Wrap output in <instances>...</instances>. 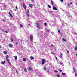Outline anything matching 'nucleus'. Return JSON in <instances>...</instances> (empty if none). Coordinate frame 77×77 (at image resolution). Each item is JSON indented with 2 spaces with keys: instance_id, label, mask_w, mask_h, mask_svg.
Wrapping results in <instances>:
<instances>
[{
  "instance_id": "8",
  "label": "nucleus",
  "mask_w": 77,
  "mask_h": 77,
  "mask_svg": "<svg viewBox=\"0 0 77 77\" xmlns=\"http://www.w3.org/2000/svg\"><path fill=\"white\" fill-rule=\"evenodd\" d=\"M29 6L30 8H32L33 7V5L31 4H29Z\"/></svg>"
},
{
  "instance_id": "15",
  "label": "nucleus",
  "mask_w": 77,
  "mask_h": 77,
  "mask_svg": "<svg viewBox=\"0 0 77 77\" xmlns=\"http://www.w3.org/2000/svg\"><path fill=\"white\" fill-rule=\"evenodd\" d=\"M5 57L6 59H8L9 58V56L8 55H7Z\"/></svg>"
},
{
  "instance_id": "14",
  "label": "nucleus",
  "mask_w": 77,
  "mask_h": 77,
  "mask_svg": "<svg viewBox=\"0 0 77 77\" xmlns=\"http://www.w3.org/2000/svg\"><path fill=\"white\" fill-rule=\"evenodd\" d=\"M26 15L27 16V17H29H29H30L29 16V14L27 13H26Z\"/></svg>"
},
{
  "instance_id": "41",
  "label": "nucleus",
  "mask_w": 77,
  "mask_h": 77,
  "mask_svg": "<svg viewBox=\"0 0 77 77\" xmlns=\"http://www.w3.org/2000/svg\"><path fill=\"white\" fill-rule=\"evenodd\" d=\"M70 4H71V5H72V2H70Z\"/></svg>"
},
{
  "instance_id": "52",
  "label": "nucleus",
  "mask_w": 77,
  "mask_h": 77,
  "mask_svg": "<svg viewBox=\"0 0 77 77\" xmlns=\"http://www.w3.org/2000/svg\"><path fill=\"white\" fill-rule=\"evenodd\" d=\"M74 34L77 35V33H75H75H74Z\"/></svg>"
},
{
  "instance_id": "53",
  "label": "nucleus",
  "mask_w": 77,
  "mask_h": 77,
  "mask_svg": "<svg viewBox=\"0 0 77 77\" xmlns=\"http://www.w3.org/2000/svg\"><path fill=\"white\" fill-rule=\"evenodd\" d=\"M47 72H49V70H48L47 71Z\"/></svg>"
},
{
  "instance_id": "49",
  "label": "nucleus",
  "mask_w": 77,
  "mask_h": 77,
  "mask_svg": "<svg viewBox=\"0 0 77 77\" xmlns=\"http://www.w3.org/2000/svg\"><path fill=\"white\" fill-rule=\"evenodd\" d=\"M53 46H54L53 45H51V46L52 47H53Z\"/></svg>"
},
{
  "instance_id": "25",
  "label": "nucleus",
  "mask_w": 77,
  "mask_h": 77,
  "mask_svg": "<svg viewBox=\"0 0 77 77\" xmlns=\"http://www.w3.org/2000/svg\"><path fill=\"white\" fill-rule=\"evenodd\" d=\"M48 6L50 9H51V6L50 5H48Z\"/></svg>"
},
{
  "instance_id": "29",
  "label": "nucleus",
  "mask_w": 77,
  "mask_h": 77,
  "mask_svg": "<svg viewBox=\"0 0 77 77\" xmlns=\"http://www.w3.org/2000/svg\"><path fill=\"white\" fill-rule=\"evenodd\" d=\"M62 54H61L60 55V58H62Z\"/></svg>"
},
{
  "instance_id": "32",
  "label": "nucleus",
  "mask_w": 77,
  "mask_h": 77,
  "mask_svg": "<svg viewBox=\"0 0 77 77\" xmlns=\"http://www.w3.org/2000/svg\"><path fill=\"white\" fill-rule=\"evenodd\" d=\"M75 48H75V50H77V47H76V46H75Z\"/></svg>"
},
{
  "instance_id": "7",
  "label": "nucleus",
  "mask_w": 77,
  "mask_h": 77,
  "mask_svg": "<svg viewBox=\"0 0 77 77\" xmlns=\"http://www.w3.org/2000/svg\"><path fill=\"white\" fill-rule=\"evenodd\" d=\"M52 9H53L54 10H57V8H56V7L54 6L52 8Z\"/></svg>"
},
{
  "instance_id": "2",
  "label": "nucleus",
  "mask_w": 77,
  "mask_h": 77,
  "mask_svg": "<svg viewBox=\"0 0 77 77\" xmlns=\"http://www.w3.org/2000/svg\"><path fill=\"white\" fill-rule=\"evenodd\" d=\"M36 25L37 28H38V29H40V27H39L40 24H39V23H36Z\"/></svg>"
},
{
  "instance_id": "34",
  "label": "nucleus",
  "mask_w": 77,
  "mask_h": 77,
  "mask_svg": "<svg viewBox=\"0 0 77 77\" xmlns=\"http://www.w3.org/2000/svg\"><path fill=\"white\" fill-rule=\"evenodd\" d=\"M5 32L7 33H8V32L7 31H5Z\"/></svg>"
},
{
  "instance_id": "45",
  "label": "nucleus",
  "mask_w": 77,
  "mask_h": 77,
  "mask_svg": "<svg viewBox=\"0 0 77 77\" xmlns=\"http://www.w3.org/2000/svg\"><path fill=\"white\" fill-rule=\"evenodd\" d=\"M75 76H77V74L76 73H75Z\"/></svg>"
},
{
  "instance_id": "39",
  "label": "nucleus",
  "mask_w": 77,
  "mask_h": 77,
  "mask_svg": "<svg viewBox=\"0 0 77 77\" xmlns=\"http://www.w3.org/2000/svg\"><path fill=\"white\" fill-rule=\"evenodd\" d=\"M55 59L56 60H57V57H55Z\"/></svg>"
},
{
  "instance_id": "13",
  "label": "nucleus",
  "mask_w": 77,
  "mask_h": 77,
  "mask_svg": "<svg viewBox=\"0 0 77 77\" xmlns=\"http://www.w3.org/2000/svg\"><path fill=\"white\" fill-rule=\"evenodd\" d=\"M24 71L25 72H27V69H24Z\"/></svg>"
},
{
  "instance_id": "1",
  "label": "nucleus",
  "mask_w": 77,
  "mask_h": 77,
  "mask_svg": "<svg viewBox=\"0 0 77 77\" xmlns=\"http://www.w3.org/2000/svg\"><path fill=\"white\" fill-rule=\"evenodd\" d=\"M22 4L23 5V7L24 8L25 10H27V8H26V6L25 5V4L24 2L22 3Z\"/></svg>"
},
{
  "instance_id": "4",
  "label": "nucleus",
  "mask_w": 77,
  "mask_h": 77,
  "mask_svg": "<svg viewBox=\"0 0 77 77\" xmlns=\"http://www.w3.org/2000/svg\"><path fill=\"white\" fill-rule=\"evenodd\" d=\"M42 65H44L45 64V60L44 59H42Z\"/></svg>"
},
{
  "instance_id": "9",
  "label": "nucleus",
  "mask_w": 77,
  "mask_h": 77,
  "mask_svg": "<svg viewBox=\"0 0 77 77\" xmlns=\"http://www.w3.org/2000/svg\"><path fill=\"white\" fill-rule=\"evenodd\" d=\"M30 58L31 60H32V59H34V57H33V56H31L30 57Z\"/></svg>"
},
{
  "instance_id": "48",
  "label": "nucleus",
  "mask_w": 77,
  "mask_h": 77,
  "mask_svg": "<svg viewBox=\"0 0 77 77\" xmlns=\"http://www.w3.org/2000/svg\"><path fill=\"white\" fill-rule=\"evenodd\" d=\"M4 7H5V8H6V6H5V5H4Z\"/></svg>"
},
{
  "instance_id": "36",
  "label": "nucleus",
  "mask_w": 77,
  "mask_h": 77,
  "mask_svg": "<svg viewBox=\"0 0 77 77\" xmlns=\"http://www.w3.org/2000/svg\"><path fill=\"white\" fill-rule=\"evenodd\" d=\"M16 72L17 74H18V71H17V70H16Z\"/></svg>"
},
{
  "instance_id": "27",
  "label": "nucleus",
  "mask_w": 77,
  "mask_h": 77,
  "mask_svg": "<svg viewBox=\"0 0 77 77\" xmlns=\"http://www.w3.org/2000/svg\"><path fill=\"white\" fill-rule=\"evenodd\" d=\"M11 42H12L14 41V39H11Z\"/></svg>"
},
{
  "instance_id": "54",
  "label": "nucleus",
  "mask_w": 77,
  "mask_h": 77,
  "mask_svg": "<svg viewBox=\"0 0 77 77\" xmlns=\"http://www.w3.org/2000/svg\"><path fill=\"white\" fill-rule=\"evenodd\" d=\"M14 11H17V10H15Z\"/></svg>"
},
{
  "instance_id": "24",
  "label": "nucleus",
  "mask_w": 77,
  "mask_h": 77,
  "mask_svg": "<svg viewBox=\"0 0 77 77\" xmlns=\"http://www.w3.org/2000/svg\"><path fill=\"white\" fill-rule=\"evenodd\" d=\"M10 16H11V17L12 18H13V16L12 15V14H10Z\"/></svg>"
},
{
  "instance_id": "21",
  "label": "nucleus",
  "mask_w": 77,
  "mask_h": 77,
  "mask_svg": "<svg viewBox=\"0 0 77 77\" xmlns=\"http://www.w3.org/2000/svg\"><path fill=\"white\" fill-rule=\"evenodd\" d=\"M62 75H65V73H63V72H62Z\"/></svg>"
},
{
  "instance_id": "16",
  "label": "nucleus",
  "mask_w": 77,
  "mask_h": 77,
  "mask_svg": "<svg viewBox=\"0 0 77 77\" xmlns=\"http://www.w3.org/2000/svg\"><path fill=\"white\" fill-rule=\"evenodd\" d=\"M43 69L44 71H46L47 70V68H46V67H43Z\"/></svg>"
},
{
  "instance_id": "5",
  "label": "nucleus",
  "mask_w": 77,
  "mask_h": 77,
  "mask_svg": "<svg viewBox=\"0 0 77 77\" xmlns=\"http://www.w3.org/2000/svg\"><path fill=\"white\" fill-rule=\"evenodd\" d=\"M8 47H11V48H12V47H13V45H12V44H10L9 45Z\"/></svg>"
},
{
  "instance_id": "3",
  "label": "nucleus",
  "mask_w": 77,
  "mask_h": 77,
  "mask_svg": "<svg viewBox=\"0 0 77 77\" xmlns=\"http://www.w3.org/2000/svg\"><path fill=\"white\" fill-rule=\"evenodd\" d=\"M33 35H31L30 36V41H31V42H33Z\"/></svg>"
},
{
  "instance_id": "51",
  "label": "nucleus",
  "mask_w": 77,
  "mask_h": 77,
  "mask_svg": "<svg viewBox=\"0 0 77 77\" xmlns=\"http://www.w3.org/2000/svg\"><path fill=\"white\" fill-rule=\"evenodd\" d=\"M32 2H34V1L33 0H31Z\"/></svg>"
},
{
  "instance_id": "42",
  "label": "nucleus",
  "mask_w": 77,
  "mask_h": 77,
  "mask_svg": "<svg viewBox=\"0 0 77 77\" xmlns=\"http://www.w3.org/2000/svg\"><path fill=\"white\" fill-rule=\"evenodd\" d=\"M16 8L17 9H18V7L17 6H16Z\"/></svg>"
},
{
  "instance_id": "26",
  "label": "nucleus",
  "mask_w": 77,
  "mask_h": 77,
  "mask_svg": "<svg viewBox=\"0 0 77 77\" xmlns=\"http://www.w3.org/2000/svg\"><path fill=\"white\" fill-rule=\"evenodd\" d=\"M44 25L46 26L47 25V23H46V22H45L44 23Z\"/></svg>"
},
{
  "instance_id": "38",
  "label": "nucleus",
  "mask_w": 77,
  "mask_h": 77,
  "mask_svg": "<svg viewBox=\"0 0 77 77\" xmlns=\"http://www.w3.org/2000/svg\"><path fill=\"white\" fill-rule=\"evenodd\" d=\"M55 72H56L57 73L58 72V71H57V70H55Z\"/></svg>"
},
{
  "instance_id": "33",
  "label": "nucleus",
  "mask_w": 77,
  "mask_h": 77,
  "mask_svg": "<svg viewBox=\"0 0 77 77\" xmlns=\"http://www.w3.org/2000/svg\"><path fill=\"white\" fill-rule=\"evenodd\" d=\"M58 33H60V30H58Z\"/></svg>"
},
{
  "instance_id": "44",
  "label": "nucleus",
  "mask_w": 77,
  "mask_h": 77,
  "mask_svg": "<svg viewBox=\"0 0 77 77\" xmlns=\"http://www.w3.org/2000/svg\"><path fill=\"white\" fill-rule=\"evenodd\" d=\"M51 54H53V55H54V53H53L52 52H51Z\"/></svg>"
},
{
  "instance_id": "28",
  "label": "nucleus",
  "mask_w": 77,
  "mask_h": 77,
  "mask_svg": "<svg viewBox=\"0 0 77 77\" xmlns=\"http://www.w3.org/2000/svg\"><path fill=\"white\" fill-rule=\"evenodd\" d=\"M8 62V64L10 65H11V63L10 62Z\"/></svg>"
},
{
  "instance_id": "6",
  "label": "nucleus",
  "mask_w": 77,
  "mask_h": 77,
  "mask_svg": "<svg viewBox=\"0 0 77 77\" xmlns=\"http://www.w3.org/2000/svg\"><path fill=\"white\" fill-rule=\"evenodd\" d=\"M28 70H29V71H32V70H33V69L30 67H29L28 68Z\"/></svg>"
},
{
  "instance_id": "50",
  "label": "nucleus",
  "mask_w": 77,
  "mask_h": 77,
  "mask_svg": "<svg viewBox=\"0 0 77 77\" xmlns=\"http://www.w3.org/2000/svg\"><path fill=\"white\" fill-rule=\"evenodd\" d=\"M9 14L10 15V14H11V13L10 12H9Z\"/></svg>"
},
{
  "instance_id": "18",
  "label": "nucleus",
  "mask_w": 77,
  "mask_h": 77,
  "mask_svg": "<svg viewBox=\"0 0 77 77\" xmlns=\"http://www.w3.org/2000/svg\"><path fill=\"white\" fill-rule=\"evenodd\" d=\"M62 40L63 41H66V40H65V39H64L63 38Z\"/></svg>"
},
{
  "instance_id": "47",
  "label": "nucleus",
  "mask_w": 77,
  "mask_h": 77,
  "mask_svg": "<svg viewBox=\"0 0 77 77\" xmlns=\"http://www.w3.org/2000/svg\"><path fill=\"white\" fill-rule=\"evenodd\" d=\"M60 72H62V70H60Z\"/></svg>"
},
{
  "instance_id": "40",
  "label": "nucleus",
  "mask_w": 77,
  "mask_h": 77,
  "mask_svg": "<svg viewBox=\"0 0 77 77\" xmlns=\"http://www.w3.org/2000/svg\"><path fill=\"white\" fill-rule=\"evenodd\" d=\"M67 53H69V51H68V50H67Z\"/></svg>"
},
{
  "instance_id": "58",
  "label": "nucleus",
  "mask_w": 77,
  "mask_h": 77,
  "mask_svg": "<svg viewBox=\"0 0 77 77\" xmlns=\"http://www.w3.org/2000/svg\"><path fill=\"white\" fill-rule=\"evenodd\" d=\"M76 5H77V4H76Z\"/></svg>"
},
{
  "instance_id": "57",
  "label": "nucleus",
  "mask_w": 77,
  "mask_h": 77,
  "mask_svg": "<svg viewBox=\"0 0 77 77\" xmlns=\"http://www.w3.org/2000/svg\"><path fill=\"white\" fill-rule=\"evenodd\" d=\"M0 48H1V46H0Z\"/></svg>"
},
{
  "instance_id": "12",
  "label": "nucleus",
  "mask_w": 77,
  "mask_h": 77,
  "mask_svg": "<svg viewBox=\"0 0 77 77\" xmlns=\"http://www.w3.org/2000/svg\"><path fill=\"white\" fill-rule=\"evenodd\" d=\"M5 63V61H4L3 62H2L1 64H2V65H4Z\"/></svg>"
},
{
  "instance_id": "56",
  "label": "nucleus",
  "mask_w": 77,
  "mask_h": 77,
  "mask_svg": "<svg viewBox=\"0 0 77 77\" xmlns=\"http://www.w3.org/2000/svg\"><path fill=\"white\" fill-rule=\"evenodd\" d=\"M76 56H77V54H76Z\"/></svg>"
},
{
  "instance_id": "31",
  "label": "nucleus",
  "mask_w": 77,
  "mask_h": 77,
  "mask_svg": "<svg viewBox=\"0 0 77 77\" xmlns=\"http://www.w3.org/2000/svg\"><path fill=\"white\" fill-rule=\"evenodd\" d=\"M60 65H62L63 64V63H62L61 62H60Z\"/></svg>"
},
{
  "instance_id": "17",
  "label": "nucleus",
  "mask_w": 77,
  "mask_h": 77,
  "mask_svg": "<svg viewBox=\"0 0 77 77\" xmlns=\"http://www.w3.org/2000/svg\"><path fill=\"white\" fill-rule=\"evenodd\" d=\"M73 69L75 73V72H76V71H75V69H74V68H73Z\"/></svg>"
},
{
  "instance_id": "43",
  "label": "nucleus",
  "mask_w": 77,
  "mask_h": 77,
  "mask_svg": "<svg viewBox=\"0 0 77 77\" xmlns=\"http://www.w3.org/2000/svg\"><path fill=\"white\" fill-rule=\"evenodd\" d=\"M60 1H61L62 2H63V0H60Z\"/></svg>"
},
{
  "instance_id": "23",
  "label": "nucleus",
  "mask_w": 77,
  "mask_h": 77,
  "mask_svg": "<svg viewBox=\"0 0 77 77\" xmlns=\"http://www.w3.org/2000/svg\"><path fill=\"white\" fill-rule=\"evenodd\" d=\"M51 3L52 4V5H53V1L51 0Z\"/></svg>"
},
{
  "instance_id": "11",
  "label": "nucleus",
  "mask_w": 77,
  "mask_h": 77,
  "mask_svg": "<svg viewBox=\"0 0 77 77\" xmlns=\"http://www.w3.org/2000/svg\"><path fill=\"white\" fill-rule=\"evenodd\" d=\"M23 60L24 62H25V61H26V60H27V59L26 58H23Z\"/></svg>"
},
{
  "instance_id": "35",
  "label": "nucleus",
  "mask_w": 77,
  "mask_h": 77,
  "mask_svg": "<svg viewBox=\"0 0 77 77\" xmlns=\"http://www.w3.org/2000/svg\"><path fill=\"white\" fill-rule=\"evenodd\" d=\"M18 44V43L17 42L15 43V44H16V45H17V44Z\"/></svg>"
},
{
  "instance_id": "46",
  "label": "nucleus",
  "mask_w": 77,
  "mask_h": 77,
  "mask_svg": "<svg viewBox=\"0 0 77 77\" xmlns=\"http://www.w3.org/2000/svg\"><path fill=\"white\" fill-rule=\"evenodd\" d=\"M47 30L48 32H49V30H48L47 29Z\"/></svg>"
},
{
  "instance_id": "22",
  "label": "nucleus",
  "mask_w": 77,
  "mask_h": 77,
  "mask_svg": "<svg viewBox=\"0 0 77 77\" xmlns=\"http://www.w3.org/2000/svg\"><path fill=\"white\" fill-rule=\"evenodd\" d=\"M14 58H15V60H17V56H15Z\"/></svg>"
},
{
  "instance_id": "19",
  "label": "nucleus",
  "mask_w": 77,
  "mask_h": 77,
  "mask_svg": "<svg viewBox=\"0 0 77 77\" xmlns=\"http://www.w3.org/2000/svg\"><path fill=\"white\" fill-rule=\"evenodd\" d=\"M20 27H23V25H22V24H20Z\"/></svg>"
},
{
  "instance_id": "37",
  "label": "nucleus",
  "mask_w": 77,
  "mask_h": 77,
  "mask_svg": "<svg viewBox=\"0 0 77 77\" xmlns=\"http://www.w3.org/2000/svg\"><path fill=\"white\" fill-rule=\"evenodd\" d=\"M57 77H60V76H59V75L58 74L57 75Z\"/></svg>"
},
{
  "instance_id": "20",
  "label": "nucleus",
  "mask_w": 77,
  "mask_h": 77,
  "mask_svg": "<svg viewBox=\"0 0 77 77\" xmlns=\"http://www.w3.org/2000/svg\"><path fill=\"white\" fill-rule=\"evenodd\" d=\"M4 54H7V52L6 51H4Z\"/></svg>"
},
{
  "instance_id": "30",
  "label": "nucleus",
  "mask_w": 77,
  "mask_h": 77,
  "mask_svg": "<svg viewBox=\"0 0 77 77\" xmlns=\"http://www.w3.org/2000/svg\"><path fill=\"white\" fill-rule=\"evenodd\" d=\"M27 13H30V12H29V10H27Z\"/></svg>"
},
{
  "instance_id": "10",
  "label": "nucleus",
  "mask_w": 77,
  "mask_h": 77,
  "mask_svg": "<svg viewBox=\"0 0 77 77\" xmlns=\"http://www.w3.org/2000/svg\"><path fill=\"white\" fill-rule=\"evenodd\" d=\"M6 60L8 62H9L10 61L9 59L8 58H6Z\"/></svg>"
},
{
  "instance_id": "55",
  "label": "nucleus",
  "mask_w": 77,
  "mask_h": 77,
  "mask_svg": "<svg viewBox=\"0 0 77 77\" xmlns=\"http://www.w3.org/2000/svg\"><path fill=\"white\" fill-rule=\"evenodd\" d=\"M30 24H28V26H30Z\"/></svg>"
}]
</instances>
